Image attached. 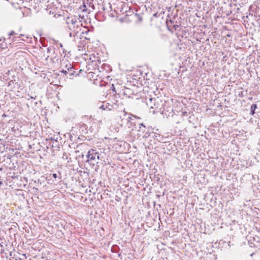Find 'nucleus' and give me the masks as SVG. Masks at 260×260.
<instances>
[{"mask_svg":"<svg viewBox=\"0 0 260 260\" xmlns=\"http://www.w3.org/2000/svg\"><path fill=\"white\" fill-rule=\"evenodd\" d=\"M67 31L69 32L70 37H75L81 30L82 22L78 19L76 18H68L66 21Z\"/></svg>","mask_w":260,"mask_h":260,"instance_id":"obj_1","label":"nucleus"},{"mask_svg":"<svg viewBox=\"0 0 260 260\" xmlns=\"http://www.w3.org/2000/svg\"><path fill=\"white\" fill-rule=\"evenodd\" d=\"M132 116L137 119H140V117H137V116H134L131 114L124 112V118L122 119L121 121H123L124 119H125L127 122L128 128H131L132 131H133L135 129H137L138 124L134 121V119L132 118Z\"/></svg>","mask_w":260,"mask_h":260,"instance_id":"obj_2","label":"nucleus"},{"mask_svg":"<svg viewBox=\"0 0 260 260\" xmlns=\"http://www.w3.org/2000/svg\"><path fill=\"white\" fill-rule=\"evenodd\" d=\"M147 104L149 105L151 108L155 110H160L163 108L164 104L162 103V101L158 97L156 98H150L149 99V102Z\"/></svg>","mask_w":260,"mask_h":260,"instance_id":"obj_3","label":"nucleus"},{"mask_svg":"<svg viewBox=\"0 0 260 260\" xmlns=\"http://www.w3.org/2000/svg\"><path fill=\"white\" fill-rule=\"evenodd\" d=\"M63 68L60 71V72L64 74L70 73V76L74 75L75 72L73 70V65L68 61H65L62 64Z\"/></svg>","mask_w":260,"mask_h":260,"instance_id":"obj_4","label":"nucleus"},{"mask_svg":"<svg viewBox=\"0 0 260 260\" xmlns=\"http://www.w3.org/2000/svg\"><path fill=\"white\" fill-rule=\"evenodd\" d=\"M138 127V131L139 137H147L149 135H147L146 133L145 135L144 133L146 130V126L142 123H139L137 125V128Z\"/></svg>","mask_w":260,"mask_h":260,"instance_id":"obj_5","label":"nucleus"},{"mask_svg":"<svg viewBox=\"0 0 260 260\" xmlns=\"http://www.w3.org/2000/svg\"><path fill=\"white\" fill-rule=\"evenodd\" d=\"M98 152L96 151V150L93 149H90L87 153V161H89L90 160H95L96 157L98 156Z\"/></svg>","mask_w":260,"mask_h":260,"instance_id":"obj_6","label":"nucleus"},{"mask_svg":"<svg viewBox=\"0 0 260 260\" xmlns=\"http://www.w3.org/2000/svg\"><path fill=\"white\" fill-rule=\"evenodd\" d=\"M116 104L111 105L109 103H106L105 104H103L100 107V109H103L104 110H108L111 111L114 109V106H116Z\"/></svg>","mask_w":260,"mask_h":260,"instance_id":"obj_7","label":"nucleus"},{"mask_svg":"<svg viewBox=\"0 0 260 260\" xmlns=\"http://www.w3.org/2000/svg\"><path fill=\"white\" fill-rule=\"evenodd\" d=\"M257 108V105L256 104H252L251 106V114L253 115L255 113V110Z\"/></svg>","mask_w":260,"mask_h":260,"instance_id":"obj_8","label":"nucleus"},{"mask_svg":"<svg viewBox=\"0 0 260 260\" xmlns=\"http://www.w3.org/2000/svg\"><path fill=\"white\" fill-rule=\"evenodd\" d=\"M16 33L14 31L12 30L11 31L9 34V38L11 36H13V35H16Z\"/></svg>","mask_w":260,"mask_h":260,"instance_id":"obj_9","label":"nucleus"},{"mask_svg":"<svg viewBox=\"0 0 260 260\" xmlns=\"http://www.w3.org/2000/svg\"><path fill=\"white\" fill-rule=\"evenodd\" d=\"M52 177L54 178H56L57 177V175L56 173H54L52 174Z\"/></svg>","mask_w":260,"mask_h":260,"instance_id":"obj_10","label":"nucleus"},{"mask_svg":"<svg viewBox=\"0 0 260 260\" xmlns=\"http://www.w3.org/2000/svg\"><path fill=\"white\" fill-rule=\"evenodd\" d=\"M51 50V48L50 47H48V48H47V52H48V53L50 52Z\"/></svg>","mask_w":260,"mask_h":260,"instance_id":"obj_11","label":"nucleus"},{"mask_svg":"<svg viewBox=\"0 0 260 260\" xmlns=\"http://www.w3.org/2000/svg\"><path fill=\"white\" fill-rule=\"evenodd\" d=\"M100 159V155H99V152L98 153V156H96V159Z\"/></svg>","mask_w":260,"mask_h":260,"instance_id":"obj_12","label":"nucleus"},{"mask_svg":"<svg viewBox=\"0 0 260 260\" xmlns=\"http://www.w3.org/2000/svg\"><path fill=\"white\" fill-rule=\"evenodd\" d=\"M0 48H4L2 44H0Z\"/></svg>","mask_w":260,"mask_h":260,"instance_id":"obj_13","label":"nucleus"},{"mask_svg":"<svg viewBox=\"0 0 260 260\" xmlns=\"http://www.w3.org/2000/svg\"><path fill=\"white\" fill-rule=\"evenodd\" d=\"M59 46H60V47H61H61H62V44L61 43H60V44H59Z\"/></svg>","mask_w":260,"mask_h":260,"instance_id":"obj_14","label":"nucleus"},{"mask_svg":"<svg viewBox=\"0 0 260 260\" xmlns=\"http://www.w3.org/2000/svg\"><path fill=\"white\" fill-rule=\"evenodd\" d=\"M15 260H22L21 258H19V259L16 258Z\"/></svg>","mask_w":260,"mask_h":260,"instance_id":"obj_15","label":"nucleus"},{"mask_svg":"<svg viewBox=\"0 0 260 260\" xmlns=\"http://www.w3.org/2000/svg\"><path fill=\"white\" fill-rule=\"evenodd\" d=\"M2 39H0V42L2 41Z\"/></svg>","mask_w":260,"mask_h":260,"instance_id":"obj_16","label":"nucleus"},{"mask_svg":"<svg viewBox=\"0 0 260 260\" xmlns=\"http://www.w3.org/2000/svg\"><path fill=\"white\" fill-rule=\"evenodd\" d=\"M2 183V182H0V184H1Z\"/></svg>","mask_w":260,"mask_h":260,"instance_id":"obj_17","label":"nucleus"}]
</instances>
